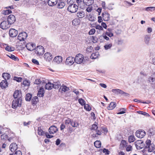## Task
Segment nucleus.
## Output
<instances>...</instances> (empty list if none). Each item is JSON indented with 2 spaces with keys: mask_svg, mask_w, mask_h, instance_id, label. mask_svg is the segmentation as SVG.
Segmentation results:
<instances>
[{
  "mask_svg": "<svg viewBox=\"0 0 155 155\" xmlns=\"http://www.w3.org/2000/svg\"><path fill=\"white\" fill-rule=\"evenodd\" d=\"M151 141L150 140H147L146 142L145 149L147 150L148 152H152L155 148V146L153 143H151Z\"/></svg>",
  "mask_w": 155,
  "mask_h": 155,
  "instance_id": "1",
  "label": "nucleus"
},
{
  "mask_svg": "<svg viewBox=\"0 0 155 155\" xmlns=\"http://www.w3.org/2000/svg\"><path fill=\"white\" fill-rule=\"evenodd\" d=\"M21 100L20 99H15L12 101V107L14 109H16L18 107H20L21 106Z\"/></svg>",
  "mask_w": 155,
  "mask_h": 155,
  "instance_id": "2",
  "label": "nucleus"
},
{
  "mask_svg": "<svg viewBox=\"0 0 155 155\" xmlns=\"http://www.w3.org/2000/svg\"><path fill=\"white\" fill-rule=\"evenodd\" d=\"M84 59V56L81 54H77L74 58V61L78 64H80L82 62Z\"/></svg>",
  "mask_w": 155,
  "mask_h": 155,
  "instance_id": "3",
  "label": "nucleus"
},
{
  "mask_svg": "<svg viewBox=\"0 0 155 155\" xmlns=\"http://www.w3.org/2000/svg\"><path fill=\"white\" fill-rule=\"evenodd\" d=\"M27 36L28 35L26 32H22L19 34L18 39L20 41H23L26 39Z\"/></svg>",
  "mask_w": 155,
  "mask_h": 155,
  "instance_id": "4",
  "label": "nucleus"
},
{
  "mask_svg": "<svg viewBox=\"0 0 155 155\" xmlns=\"http://www.w3.org/2000/svg\"><path fill=\"white\" fill-rule=\"evenodd\" d=\"M148 81L150 84V90H154L155 88V78L150 77L148 78Z\"/></svg>",
  "mask_w": 155,
  "mask_h": 155,
  "instance_id": "5",
  "label": "nucleus"
},
{
  "mask_svg": "<svg viewBox=\"0 0 155 155\" xmlns=\"http://www.w3.org/2000/svg\"><path fill=\"white\" fill-rule=\"evenodd\" d=\"M35 53L39 55H41L44 52V48L42 46H37L35 48Z\"/></svg>",
  "mask_w": 155,
  "mask_h": 155,
  "instance_id": "6",
  "label": "nucleus"
},
{
  "mask_svg": "<svg viewBox=\"0 0 155 155\" xmlns=\"http://www.w3.org/2000/svg\"><path fill=\"white\" fill-rule=\"evenodd\" d=\"M78 8V6L74 4L69 5L68 8V10L71 13L76 12Z\"/></svg>",
  "mask_w": 155,
  "mask_h": 155,
  "instance_id": "7",
  "label": "nucleus"
},
{
  "mask_svg": "<svg viewBox=\"0 0 155 155\" xmlns=\"http://www.w3.org/2000/svg\"><path fill=\"white\" fill-rule=\"evenodd\" d=\"M146 133L144 130H137L136 133V136L139 138H143L145 135Z\"/></svg>",
  "mask_w": 155,
  "mask_h": 155,
  "instance_id": "8",
  "label": "nucleus"
},
{
  "mask_svg": "<svg viewBox=\"0 0 155 155\" xmlns=\"http://www.w3.org/2000/svg\"><path fill=\"white\" fill-rule=\"evenodd\" d=\"M58 131V128L55 126H52L49 129V132L51 134L56 133Z\"/></svg>",
  "mask_w": 155,
  "mask_h": 155,
  "instance_id": "9",
  "label": "nucleus"
},
{
  "mask_svg": "<svg viewBox=\"0 0 155 155\" xmlns=\"http://www.w3.org/2000/svg\"><path fill=\"white\" fill-rule=\"evenodd\" d=\"M44 59L47 61H50L53 58L52 55L50 53H46L44 55Z\"/></svg>",
  "mask_w": 155,
  "mask_h": 155,
  "instance_id": "10",
  "label": "nucleus"
},
{
  "mask_svg": "<svg viewBox=\"0 0 155 155\" xmlns=\"http://www.w3.org/2000/svg\"><path fill=\"white\" fill-rule=\"evenodd\" d=\"M18 34V31L14 29H10L9 30V34L10 36L11 37H16Z\"/></svg>",
  "mask_w": 155,
  "mask_h": 155,
  "instance_id": "11",
  "label": "nucleus"
},
{
  "mask_svg": "<svg viewBox=\"0 0 155 155\" xmlns=\"http://www.w3.org/2000/svg\"><path fill=\"white\" fill-rule=\"evenodd\" d=\"M7 21L10 25L13 24L15 21V16L12 15H10L8 17Z\"/></svg>",
  "mask_w": 155,
  "mask_h": 155,
  "instance_id": "12",
  "label": "nucleus"
},
{
  "mask_svg": "<svg viewBox=\"0 0 155 155\" xmlns=\"http://www.w3.org/2000/svg\"><path fill=\"white\" fill-rule=\"evenodd\" d=\"M10 25L6 21H3L2 22L0 25V27L3 29H6L9 28Z\"/></svg>",
  "mask_w": 155,
  "mask_h": 155,
  "instance_id": "13",
  "label": "nucleus"
},
{
  "mask_svg": "<svg viewBox=\"0 0 155 155\" xmlns=\"http://www.w3.org/2000/svg\"><path fill=\"white\" fill-rule=\"evenodd\" d=\"M26 47L28 50L32 51L35 49V46L34 44L29 43L26 44Z\"/></svg>",
  "mask_w": 155,
  "mask_h": 155,
  "instance_id": "14",
  "label": "nucleus"
},
{
  "mask_svg": "<svg viewBox=\"0 0 155 155\" xmlns=\"http://www.w3.org/2000/svg\"><path fill=\"white\" fill-rule=\"evenodd\" d=\"M13 96L15 99H20L21 100L22 95L21 92H20L18 90L15 91L14 93Z\"/></svg>",
  "mask_w": 155,
  "mask_h": 155,
  "instance_id": "15",
  "label": "nucleus"
},
{
  "mask_svg": "<svg viewBox=\"0 0 155 155\" xmlns=\"http://www.w3.org/2000/svg\"><path fill=\"white\" fill-rule=\"evenodd\" d=\"M74 58L71 57L68 58L66 60V63L69 65H71L74 63Z\"/></svg>",
  "mask_w": 155,
  "mask_h": 155,
  "instance_id": "16",
  "label": "nucleus"
},
{
  "mask_svg": "<svg viewBox=\"0 0 155 155\" xmlns=\"http://www.w3.org/2000/svg\"><path fill=\"white\" fill-rule=\"evenodd\" d=\"M69 90V88L64 85H62L59 89V91L61 93L66 92Z\"/></svg>",
  "mask_w": 155,
  "mask_h": 155,
  "instance_id": "17",
  "label": "nucleus"
},
{
  "mask_svg": "<svg viewBox=\"0 0 155 155\" xmlns=\"http://www.w3.org/2000/svg\"><path fill=\"white\" fill-rule=\"evenodd\" d=\"M150 39L151 37L150 35H145L144 39L145 43L147 45H149Z\"/></svg>",
  "mask_w": 155,
  "mask_h": 155,
  "instance_id": "18",
  "label": "nucleus"
},
{
  "mask_svg": "<svg viewBox=\"0 0 155 155\" xmlns=\"http://www.w3.org/2000/svg\"><path fill=\"white\" fill-rule=\"evenodd\" d=\"M95 130L96 134L92 135V137H98V135H101L102 134V128H99Z\"/></svg>",
  "mask_w": 155,
  "mask_h": 155,
  "instance_id": "19",
  "label": "nucleus"
},
{
  "mask_svg": "<svg viewBox=\"0 0 155 155\" xmlns=\"http://www.w3.org/2000/svg\"><path fill=\"white\" fill-rule=\"evenodd\" d=\"M102 16L104 21H108L110 19V15L107 12H104L103 13Z\"/></svg>",
  "mask_w": 155,
  "mask_h": 155,
  "instance_id": "20",
  "label": "nucleus"
},
{
  "mask_svg": "<svg viewBox=\"0 0 155 155\" xmlns=\"http://www.w3.org/2000/svg\"><path fill=\"white\" fill-rule=\"evenodd\" d=\"M9 148L12 152H14L17 150V146L15 143H12L10 146Z\"/></svg>",
  "mask_w": 155,
  "mask_h": 155,
  "instance_id": "21",
  "label": "nucleus"
},
{
  "mask_svg": "<svg viewBox=\"0 0 155 155\" xmlns=\"http://www.w3.org/2000/svg\"><path fill=\"white\" fill-rule=\"evenodd\" d=\"M34 84H40L42 86H43L45 84V83L43 80L41 81V79H37L35 80L34 82Z\"/></svg>",
  "mask_w": 155,
  "mask_h": 155,
  "instance_id": "22",
  "label": "nucleus"
},
{
  "mask_svg": "<svg viewBox=\"0 0 155 155\" xmlns=\"http://www.w3.org/2000/svg\"><path fill=\"white\" fill-rule=\"evenodd\" d=\"M44 89L43 87H41L38 92L37 95L39 97H42L44 96Z\"/></svg>",
  "mask_w": 155,
  "mask_h": 155,
  "instance_id": "23",
  "label": "nucleus"
},
{
  "mask_svg": "<svg viewBox=\"0 0 155 155\" xmlns=\"http://www.w3.org/2000/svg\"><path fill=\"white\" fill-rule=\"evenodd\" d=\"M57 0H49L48 3L50 6H53L57 4Z\"/></svg>",
  "mask_w": 155,
  "mask_h": 155,
  "instance_id": "24",
  "label": "nucleus"
},
{
  "mask_svg": "<svg viewBox=\"0 0 155 155\" xmlns=\"http://www.w3.org/2000/svg\"><path fill=\"white\" fill-rule=\"evenodd\" d=\"M8 84L5 80L2 81L0 83V86L2 88H4L8 86Z\"/></svg>",
  "mask_w": 155,
  "mask_h": 155,
  "instance_id": "25",
  "label": "nucleus"
},
{
  "mask_svg": "<svg viewBox=\"0 0 155 155\" xmlns=\"http://www.w3.org/2000/svg\"><path fill=\"white\" fill-rule=\"evenodd\" d=\"M54 61L59 63L62 61V57L61 56H57L55 57L54 59Z\"/></svg>",
  "mask_w": 155,
  "mask_h": 155,
  "instance_id": "26",
  "label": "nucleus"
},
{
  "mask_svg": "<svg viewBox=\"0 0 155 155\" xmlns=\"http://www.w3.org/2000/svg\"><path fill=\"white\" fill-rule=\"evenodd\" d=\"M116 106V104L114 102H111L110 104L107 109L109 110H112L114 109Z\"/></svg>",
  "mask_w": 155,
  "mask_h": 155,
  "instance_id": "27",
  "label": "nucleus"
},
{
  "mask_svg": "<svg viewBox=\"0 0 155 155\" xmlns=\"http://www.w3.org/2000/svg\"><path fill=\"white\" fill-rule=\"evenodd\" d=\"M85 13L83 11H79L77 13V15L80 18H83L85 16Z\"/></svg>",
  "mask_w": 155,
  "mask_h": 155,
  "instance_id": "28",
  "label": "nucleus"
},
{
  "mask_svg": "<svg viewBox=\"0 0 155 155\" xmlns=\"http://www.w3.org/2000/svg\"><path fill=\"white\" fill-rule=\"evenodd\" d=\"M52 84V88L55 89L58 88L61 86L60 83L59 82H54Z\"/></svg>",
  "mask_w": 155,
  "mask_h": 155,
  "instance_id": "29",
  "label": "nucleus"
},
{
  "mask_svg": "<svg viewBox=\"0 0 155 155\" xmlns=\"http://www.w3.org/2000/svg\"><path fill=\"white\" fill-rule=\"evenodd\" d=\"M83 2L86 5L89 6L93 3V0H83Z\"/></svg>",
  "mask_w": 155,
  "mask_h": 155,
  "instance_id": "30",
  "label": "nucleus"
},
{
  "mask_svg": "<svg viewBox=\"0 0 155 155\" xmlns=\"http://www.w3.org/2000/svg\"><path fill=\"white\" fill-rule=\"evenodd\" d=\"M52 84L51 82H48L45 85V88L48 90H51L52 89Z\"/></svg>",
  "mask_w": 155,
  "mask_h": 155,
  "instance_id": "31",
  "label": "nucleus"
},
{
  "mask_svg": "<svg viewBox=\"0 0 155 155\" xmlns=\"http://www.w3.org/2000/svg\"><path fill=\"white\" fill-rule=\"evenodd\" d=\"M80 21L78 19L75 18L72 21V25L74 26H77L79 24Z\"/></svg>",
  "mask_w": 155,
  "mask_h": 155,
  "instance_id": "32",
  "label": "nucleus"
},
{
  "mask_svg": "<svg viewBox=\"0 0 155 155\" xmlns=\"http://www.w3.org/2000/svg\"><path fill=\"white\" fill-rule=\"evenodd\" d=\"M94 144L96 148H99L101 147V143L100 141L97 140L94 142Z\"/></svg>",
  "mask_w": 155,
  "mask_h": 155,
  "instance_id": "33",
  "label": "nucleus"
},
{
  "mask_svg": "<svg viewBox=\"0 0 155 155\" xmlns=\"http://www.w3.org/2000/svg\"><path fill=\"white\" fill-rule=\"evenodd\" d=\"M3 78L6 80V79H9L10 78V75L7 73H4L3 74Z\"/></svg>",
  "mask_w": 155,
  "mask_h": 155,
  "instance_id": "34",
  "label": "nucleus"
},
{
  "mask_svg": "<svg viewBox=\"0 0 155 155\" xmlns=\"http://www.w3.org/2000/svg\"><path fill=\"white\" fill-rule=\"evenodd\" d=\"M149 133L150 136H152L155 134V129L151 128L149 129Z\"/></svg>",
  "mask_w": 155,
  "mask_h": 155,
  "instance_id": "35",
  "label": "nucleus"
},
{
  "mask_svg": "<svg viewBox=\"0 0 155 155\" xmlns=\"http://www.w3.org/2000/svg\"><path fill=\"white\" fill-rule=\"evenodd\" d=\"M38 101V99L37 96H35L31 99V102L33 104H36Z\"/></svg>",
  "mask_w": 155,
  "mask_h": 155,
  "instance_id": "36",
  "label": "nucleus"
},
{
  "mask_svg": "<svg viewBox=\"0 0 155 155\" xmlns=\"http://www.w3.org/2000/svg\"><path fill=\"white\" fill-rule=\"evenodd\" d=\"M112 91L117 94H121V90L119 89H113L112 90Z\"/></svg>",
  "mask_w": 155,
  "mask_h": 155,
  "instance_id": "37",
  "label": "nucleus"
},
{
  "mask_svg": "<svg viewBox=\"0 0 155 155\" xmlns=\"http://www.w3.org/2000/svg\"><path fill=\"white\" fill-rule=\"evenodd\" d=\"M99 55L98 52L93 53L91 55V58L92 59H95L98 58Z\"/></svg>",
  "mask_w": 155,
  "mask_h": 155,
  "instance_id": "38",
  "label": "nucleus"
},
{
  "mask_svg": "<svg viewBox=\"0 0 155 155\" xmlns=\"http://www.w3.org/2000/svg\"><path fill=\"white\" fill-rule=\"evenodd\" d=\"M65 4L63 2H59L57 5V7L59 8H62L65 6Z\"/></svg>",
  "mask_w": 155,
  "mask_h": 155,
  "instance_id": "39",
  "label": "nucleus"
},
{
  "mask_svg": "<svg viewBox=\"0 0 155 155\" xmlns=\"http://www.w3.org/2000/svg\"><path fill=\"white\" fill-rule=\"evenodd\" d=\"M145 10L147 11H151L152 12L155 10V7H147L145 9Z\"/></svg>",
  "mask_w": 155,
  "mask_h": 155,
  "instance_id": "40",
  "label": "nucleus"
},
{
  "mask_svg": "<svg viewBox=\"0 0 155 155\" xmlns=\"http://www.w3.org/2000/svg\"><path fill=\"white\" fill-rule=\"evenodd\" d=\"M128 140L130 143L134 142L135 140L134 136H129L128 137Z\"/></svg>",
  "mask_w": 155,
  "mask_h": 155,
  "instance_id": "41",
  "label": "nucleus"
},
{
  "mask_svg": "<svg viewBox=\"0 0 155 155\" xmlns=\"http://www.w3.org/2000/svg\"><path fill=\"white\" fill-rule=\"evenodd\" d=\"M7 55L10 58L16 61H18V58L16 57L13 55L12 54H10L9 55Z\"/></svg>",
  "mask_w": 155,
  "mask_h": 155,
  "instance_id": "42",
  "label": "nucleus"
},
{
  "mask_svg": "<svg viewBox=\"0 0 155 155\" xmlns=\"http://www.w3.org/2000/svg\"><path fill=\"white\" fill-rule=\"evenodd\" d=\"M137 113L139 114L143 115L147 117H148L150 116L148 113L141 111H138Z\"/></svg>",
  "mask_w": 155,
  "mask_h": 155,
  "instance_id": "43",
  "label": "nucleus"
},
{
  "mask_svg": "<svg viewBox=\"0 0 155 155\" xmlns=\"http://www.w3.org/2000/svg\"><path fill=\"white\" fill-rule=\"evenodd\" d=\"M38 134L40 135H43L44 134V131L41 129V128H38Z\"/></svg>",
  "mask_w": 155,
  "mask_h": 155,
  "instance_id": "44",
  "label": "nucleus"
},
{
  "mask_svg": "<svg viewBox=\"0 0 155 155\" xmlns=\"http://www.w3.org/2000/svg\"><path fill=\"white\" fill-rule=\"evenodd\" d=\"M5 50H7V51H14V48L13 47H11L9 46H7L5 48Z\"/></svg>",
  "mask_w": 155,
  "mask_h": 155,
  "instance_id": "45",
  "label": "nucleus"
},
{
  "mask_svg": "<svg viewBox=\"0 0 155 155\" xmlns=\"http://www.w3.org/2000/svg\"><path fill=\"white\" fill-rule=\"evenodd\" d=\"M31 95L30 94H28L26 95L25 100L26 101H29L31 100Z\"/></svg>",
  "mask_w": 155,
  "mask_h": 155,
  "instance_id": "46",
  "label": "nucleus"
},
{
  "mask_svg": "<svg viewBox=\"0 0 155 155\" xmlns=\"http://www.w3.org/2000/svg\"><path fill=\"white\" fill-rule=\"evenodd\" d=\"M112 46V44L111 43L109 44H107L105 45L104 47L106 50H108Z\"/></svg>",
  "mask_w": 155,
  "mask_h": 155,
  "instance_id": "47",
  "label": "nucleus"
},
{
  "mask_svg": "<svg viewBox=\"0 0 155 155\" xmlns=\"http://www.w3.org/2000/svg\"><path fill=\"white\" fill-rule=\"evenodd\" d=\"M143 142L141 140H138L135 142V145H143Z\"/></svg>",
  "mask_w": 155,
  "mask_h": 155,
  "instance_id": "48",
  "label": "nucleus"
},
{
  "mask_svg": "<svg viewBox=\"0 0 155 155\" xmlns=\"http://www.w3.org/2000/svg\"><path fill=\"white\" fill-rule=\"evenodd\" d=\"M84 108L87 110L90 111L91 110V108L88 104H85L84 106Z\"/></svg>",
  "mask_w": 155,
  "mask_h": 155,
  "instance_id": "49",
  "label": "nucleus"
},
{
  "mask_svg": "<svg viewBox=\"0 0 155 155\" xmlns=\"http://www.w3.org/2000/svg\"><path fill=\"white\" fill-rule=\"evenodd\" d=\"M78 102L82 105H84L85 104V101L82 98L79 99Z\"/></svg>",
  "mask_w": 155,
  "mask_h": 155,
  "instance_id": "50",
  "label": "nucleus"
},
{
  "mask_svg": "<svg viewBox=\"0 0 155 155\" xmlns=\"http://www.w3.org/2000/svg\"><path fill=\"white\" fill-rule=\"evenodd\" d=\"M71 124L73 127H77L79 125L75 121H71Z\"/></svg>",
  "mask_w": 155,
  "mask_h": 155,
  "instance_id": "51",
  "label": "nucleus"
},
{
  "mask_svg": "<svg viewBox=\"0 0 155 155\" xmlns=\"http://www.w3.org/2000/svg\"><path fill=\"white\" fill-rule=\"evenodd\" d=\"M25 86H28L29 85V82L27 80H25L22 83Z\"/></svg>",
  "mask_w": 155,
  "mask_h": 155,
  "instance_id": "52",
  "label": "nucleus"
},
{
  "mask_svg": "<svg viewBox=\"0 0 155 155\" xmlns=\"http://www.w3.org/2000/svg\"><path fill=\"white\" fill-rule=\"evenodd\" d=\"M71 120L69 118H67L65 121V124L66 125H68L69 124H71Z\"/></svg>",
  "mask_w": 155,
  "mask_h": 155,
  "instance_id": "53",
  "label": "nucleus"
},
{
  "mask_svg": "<svg viewBox=\"0 0 155 155\" xmlns=\"http://www.w3.org/2000/svg\"><path fill=\"white\" fill-rule=\"evenodd\" d=\"M14 80H16L18 82H21L22 81V78L20 77H14Z\"/></svg>",
  "mask_w": 155,
  "mask_h": 155,
  "instance_id": "54",
  "label": "nucleus"
},
{
  "mask_svg": "<svg viewBox=\"0 0 155 155\" xmlns=\"http://www.w3.org/2000/svg\"><path fill=\"white\" fill-rule=\"evenodd\" d=\"M92 10V7L90 5L88 6V7L87 8L86 11L87 12H91Z\"/></svg>",
  "mask_w": 155,
  "mask_h": 155,
  "instance_id": "55",
  "label": "nucleus"
},
{
  "mask_svg": "<svg viewBox=\"0 0 155 155\" xmlns=\"http://www.w3.org/2000/svg\"><path fill=\"white\" fill-rule=\"evenodd\" d=\"M98 128V127L97 125L94 124L92 125L91 128L92 130H94L95 131Z\"/></svg>",
  "mask_w": 155,
  "mask_h": 155,
  "instance_id": "56",
  "label": "nucleus"
},
{
  "mask_svg": "<svg viewBox=\"0 0 155 155\" xmlns=\"http://www.w3.org/2000/svg\"><path fill=\"white\" fill-rule=\"evenodd\" d=\"M120 144L122 145L123 147H124L127 145V143L125 140H123L121 141Z\"/></svg>",
  "mask_w": 155,
  "mask_h": 155,
  "instance_id": "57",
  "label": "nucleus"
},
{
  "mask_svg": "<svg viewBox=\"0 0 155 155\" xmlns=\"http://www.w3.org/2000/svg\"><path fill=\"white\" fill-rule=\"evenodd\" d=\"M114 5V4L110 3L109 4L108 8L110 10H112L113 9L114 7L113 5Z\"/></svg>",
  "mask_w": 155,
  "mask_h": 155,
  "instance_id": "58",
  "label": "nucleus"
},
{
  "mask_svg": "<svg viewBox=\"0 0 155 155\" xmlns=\"http://www.w3.org/2000/svg\"><path fill=\"white\" fill-rule=\"evenodd\" d=\"M95 32V30L94 28H93L91 29L89 32V35H93Z\"/></svg>",
  "mask_w": 155,
  "mask_h": 155,
  "instance_id": "59",
  "label": "nucleus"
},
{
  "mask_svg": "<svg viewBox=\"0 0 155 155\" xmlns=\"http://www.w3.org/2000/svg\"><path fill=\"white\" fill-rule=\"evenodd\" d=\"M1 138L2 140H5L7 138V135L3 134L1 135Z\"/></svg>",
  "mask_w": 155,
  "mask_h": 155,
  "instance_id": "60",
  "label": "nucleus"
},
{
  "mask_svg": "<svg viewBox=\"0 0 155 155\" xmlns=\"http://www.w3.org/2000/svg\"><path fill=\"white\" fill-rule=\"evenodd\" d=\"M45 135L46 137L48 138H52L54 137L53 136L49 135L48 133L47 132L45 133Z\"/></svg>",
  "mask_w": 155,
  "mask_h": 155,
  "instance_id": "61",
  "label": "nucleus"
},
{
  "mask_svg": "<svg viewBox=\"0 0 155 155\" xmlns=\"http://www.w3.org/2000/svg\"><path fill=\"white\" fill-rule=\"evenodd\" d=\"M121 94H121L123 95L124 96H129L130 95L129 94L126 93L122 91L121 90Z\"/></svg>",
  "mask_w": 155,
  "mask_h": 155,
  "instance_id": "62",
  "label": "nucleus"
},
{
  "mask_svg": "<svg viewBox=\"0 0 155 155\" xmlns=\"http://www.w3.org/2000/svg\"><path fill=\"white\" fill-rule=\"evenodd\" d=\"M103 152L105 154L108 155L109 154L110 151L107 149L105 148L103 150Z\"/></svg>",
  "mask_w": 155,
  "mask_h": 155,
  "instance_id": "63",
  "label": "nucleus"
},
{
  "mask_svg": "<svg viewBox=\"0 0 155 155\" xmlns=\"http://www.w3.org/2000/svg\"><path fill=\"white\" fill-rule=\"evenodd\" d=\"M14 155H22V153L20 151L18 150L15 152Z\"/></svg>",
  "mask_w": 155,
  "mask_h": 155,
  "instance_id": "64",
  "label": "nucleus"
}]
</instances>
